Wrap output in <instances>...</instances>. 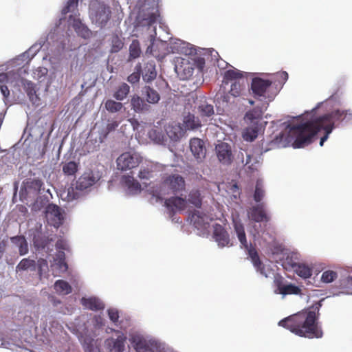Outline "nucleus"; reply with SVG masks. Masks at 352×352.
Wrapping results in <instances>:
<instances>
[{
	"label": "nucleus",
	"instance_id": "1",
	"mask_svg": "<svg viewBox=\"0 0 352 352\" xmlns=\"http://www.w3.org/2000/svg\"><path fill=\"white\" fill-rule=\"evenodd\" d=\"M346 118H352V113L350 110L337 109L313 121L292 126L289 135L294 139L292 146L294 148H300L310 144L314 136L320 131V127H331L332 131L336 122L343 121Z\"/></svg>",
	"mask_w": 352,
	"mask_h": 352
},
{
	"label": "nucleus",
	"instance_id": "2",
	"mask_svg": "<svg viewBox=\"0 0 352 352\" xmlns=\"http://www.w3.org/2000/svg\"><path fill=\"white\" fill-rule=\"evenodd\" d=\"M321 306L320 300L307 310H303L281 320L278 325L300 337L309 339L320 338L323 336V332L318 320Z\"/></svg>",
	"mask_w": 352,
	"mask_h": 352
},
{
	"label": "nucleus",
	"instance_id": "3",
	"mask_svg": "<svg viewBox=\"0 0 352 352\" xmlns=\"http://www.w3.org/2000/svg\"><path fill=\"white\" fill-rule=\"evenodd\" d=\"M251 89L253 96L260 100L272 101L279 92L278 85L268 79L256 77L252 80Z\"/></svg>",
	"mask_w": 352,
	"mask_h": 352
},
{
	"label": "nucleus",
	"instance_id": "4",
	"mask_svg": "<svg viewBox=\"0 0 352 352\" xmlns=\"http://www.w3.org/2000/svg\"><path fill=\"white\" fill-rule=\"evenodd\" d=\"M43 182L39 178H27L23 180L19 191V198L23 202L36 200L43 187Z\"/></svg>",
	"mask_w": 352,
	"mask_h": 352
},
{
	"label": "nucleus",
	"instance_id": "5",
	"mask_svg": "<svg viewBox=\"0 0 352 352\" xmlns=\"http://www.w3.org/2000/svg\"><path fill=\"white\" fill-rule=\"evenodd\" d=\"M111 14L109 7L102 3H93L90 8L89 14L92 22L100 28L107 25L111 18Z\"/></svg>",
	"mask_w": 352,
	"mask_h": 352
},
{
	"label": "nucleus",
	"instance_id": "6",
	"mask_svg": "<svg viewBox=\"0 0 352 352\" xmlns=\"http://www.w3.org/2000/svg\"><path fill=\"white\" fill-rule=\"evenodd\" d=\"M130 342L136 352H158L159 351L160 346L157 342L140 335H132Z\"/></svg>",
	"mask_w": 352,
	"mask_h": 352
},
{
	"label": "nucleus",
	"instance_id": "7",
	"mask_svg": "<svg viewBox=\"0 0 352 352\" xmlns=\"http://www.w3.org/2000/svg\"><path fill=\"white\" fill-rule=\"evenodd\" d=\"M141 157L137 153L125 152L117 159V166L119 170H127L137 167L141 162Z\"/></svg>",
	"mask_w": 352,
	"mask_h": 352
},
{
	"label": "nucleus",
	"instance_id": "8",
	"mask_svg": "<svg viewBox=\"0 0 352 352\" xmlns=\"http://www.w3.org/2000/svg\"><path fill=\"white\" fill-rule=\"evenodd\" d=\"M54 241L52 235H47L43 232H38L34 235L33 244L36 250H45L47 253L53 251L52 243Z\"/></svg>",
	"mask_w": 352,
	"mask_h": 352
},
{
	"label": "nucleus",
	"instance_id": "9",
	"mask_svg": "<svg viewBox=\"0 0 352 352\" xmlns=\"http://www.w3.org/2000/svg\"><path fill=\"white\" fill-rule=\"evenodd\" d=\"M45 216L47 220L51 226L58 228L63 222V216L61 209L54 204H50L46 207Z\"/></svg>",
	"mask_w": 352,
	"mask_h": 352
},
{
	"label": "nucleus",
	"instance_id": "10",
	"mask_svg": "<svg viewBox=\"0 0 352 352\" xmlns=\"http://www.w3.org/2000/svg\"><path fill=\"white\" fill-rule=\"evenodd\" d=\"M215 151L221 163L228 165L232 162L233 155L229 144L221 142L216 146Z\"/></svg>",
	"mask_w": 352,
	"mask_h": 352
},
{
	"label": "nucleus",
	"instance_id": "11",
	"mask_svg": "<svg viewBox=\"0 0 352 352\" xmlns=\"http://www.w3.org/2000/svg\"><path fill=\"white\" fill-rule=\"evenodd\" d=\"M245 249L248 250V255L250 257L254 267L256 269V271L264 276L268 277L269 273L272 270L267 268L261 262L256 250L252 245L250 247L248 245V248Z\"/></svg>",
	"mask_w": 352,
	"mask_h": 352
},
{
	"label": "nucleus",
	"instance_id": "12",
	"mask_svg": "<svg viewBox=\"0 0 352 352\" xmlns=\"http://www.w3.org/2000/svg\"><path fill=\"white\" fill-rule=\"evenodd\" d=\"M173 192L183 190L185 188V180L182 176L175 174L168 176L163 182Z\"/></svg>",
	"mask_w": 352,
	"mask_h": 352
},
{
	"label": "nucleus",
	"instance_id": "13",
	"mask_svg": "<svg viewBox=\"0 0 352 352\" xmlns=\"http://www.w3.org/2000/svg\"><path fill=\"white\" fill-rule=\"evenodd\" d=\"M164 206L168 209L169 215L173 217L176 210H183L186 208V200L179 197H171L165 200Z\"/></svg>",
	"mask_w": 352,
	"mask_h": 352
},
{
	"label": "nucleus",
	"instance_id": "14",
	"mask_svg": "<svg viewBox=\"0 0 352 352\" xmlns=\"http://www.w3.org/2000/svg\"><path fill=\"white\" fill-rule=\"evenodd\" d=\"M117 338H110L106 340V344L109 350V352H123L124 349V343L126 337L124 334L119 331H117Z\"/></svg>",
	"mask_w": 352,
	"mask_h": 352
},
{
	"label": "nucleus",
	"instance_id": "15",
	"mask_svg": "<svg viewBox=\"0 0 352 352\" xmlns=\"http://www.w3.org/2000/svg\"><path fill=\"white\" fill-rule=\"evenodd\" d=\"M100 179L98 174H94L92 171L80 176L77 181L76 188L80 190H85L95 184Z\"/></svg>",
	"mask_w": 352,
	"mask_h": 352
},
{
	"label": "nucleus",
	"instance_id": "16",
	"mask_svg": "<svg viewBox=\"0 0 352 352\" xmlns=\"http://www.w3.org/2000/svg\"><path fill=\"white\" fill-rule=\"evenodd\" d=\"M286 262L300 277L308 278L312 275V269L308 265L294 262L289 256L286 258Z\"/></svg>",
	"mask_w": 352,
	"mask_h": 352
},
{
	"label": "nucleus",
	"instance_id": "17",
	"mask_svg": "<svg viewBox=\"0 0 352 352\" xmlns=\"http://www.w3.org/2000/svg\"><path fill=\"white\" fill-rule=\"evenodd\" d=\"M213 236L219 246L225 247L230 245L229 234L222 226L219 224L214 226Z\"/></svg>",
	"mask_w": 352,
	"mask_h": 352
},
{
	"label": "nucleus",
	"instance_id": "18",
	"mask_svg": "<svg viewBox=\"0 0 352 352\" xmlns=\"http://www.w3.org/2000/svg\"><path fill=\"white\" fill-rule=\"evenodd\" d=\"M249 217L255 222H267L270 217L267 215L263 204H261L255 206H252L249 211Z\"/></svg>",
	"mask_w": 352,
	"mask_h": 352
},
{
	"label": "nucleus",
	"instance_id": "19",
	"mask_svg": "<svg viewBox=\"0 0 352 352\" xmlns=\"http://www.w3.org/2000/svg\"><path fill=\"white\" fill-rule=\"evenodd\" d=\"M131 107L135 113H142L151 110V106L143 98L134 94L131 98Z\"/></svg>",
	"mask_w": 352,
	"mask_h": 352
},
{
	"label": "nucleus",
	"instance_id": "20",
	"mask_svg": "<svg viewBox=\"0 0 352 352\" xmlns=\"http://www.w3.org/2000/svg\"><path fill=\"white\" fill-rule=\"evenodd\" d=\"M190 148L197 160H201L206 156V148L204 142L199 138H192L190 141Z\"/></svg>",
	"mask_w": 352,
	"mask_h": 352
},
{
	"label": "nucleus",
	"instance_id": "21",
	"mask_svg": "<svg viewBox=\"0 0 352 352\" xmlns=\"http://www.w3.org/2000/svg\"><path fill=\"white\" fill-rule=\"evenodd\" d=\"M263 113L261 108L255 107L245 113L244 120L248 124L258 125V122L262 119Z\"/></svg>",
	"mask_w": 352,
	"mask_h": 352
},
{
	"label": "nucleus",
	"instance_id": "22",
	"mask_svg": "<svg viewBox=\"0 0 352 352\" xmlns=\"http://www.w3.org/2000/svg\"><path fill=\"white\" fill-rule=\"evenodd\" d=\"M142 92V95L146 98V102L148 104H157L160 100V96L159 93L150 86L144 87Z\"/></svg>",
	"mask_w": 352,
	"mask_h": 352
},
{
	"label": "nucleus",
	"instance_id": "23",
	"mask_svg": "<svg viewBox=\"0 0 352 352\" xmlns=\"http://www.w3.org/2000/svg\"><path fill=\"white\" fill-rule=\"evenodd\" d=\"M157 76L155 65L153 61L147 62L144 67L142 72L143 80L146 82H150L153 80Z\"/></svg>",
	"mask_w": 352,
	"mask_h": 352
},
{
	"label": "nucleus",
	"instance_id": "24",
	"mask_svg": "<svg viewBox=\"0 0 352 352\" xmlns=\"http://www.w3.org/2000/svg\"><path fill=\"white\" fill-rule=\"evenodd\" d=\"M81 302L86 308L93 311L102 310L104 308V303L100 299L95 297L82 298Z\"/></svg>",
	"mask_w": 352,
	"mask_h": 352
},
{
	"label": "nucleus",
	"instance_id": "25",
	"mask_svg": "<svg viewBox=\"0 0 352 352\" xmlns=\"http://www.w3.org/2000/svg\"><path fill=\"white\" fill-rule=\"evenodd\" d=\"M338 287L340 291L335 294V295H339L340 294L352 295V278L349 276L346 278L340 279L339 281Z\"/></svg>",
	"mask_w": 352,
	"mask_h": 352
},
{
	"label": "nucleus",
	"instance_id": "26",
	"mask_svg": "<svg viewBox=\"0 0 352 352\" xmlns=\"http://www.w3.org/2000/svg\"><path fill=\"white\" fill-rule=\"evenodd\" d=\"M124 186L128 190L132 192H138L140 191L141 185L140 183L131 175H124L122 178Z\"/></svg>",
	"mask_w": 352,
	"mask_h": 352
},
{
	"label": "nucleus",
	"instance_id": "27",
	"mask_svg": "<svg viewBox=\"0 0 352 352\" xmlns=\"http://www.w3.org/2000/svg\"><path fill=\"white\" fill-rule=\"evenodd\" d=\"M54 289L59 295H67L72 293V286L64 280H57L54 283Z\"/></svg>",
	"mask_w": 352,
	"mask_h": 352
},
{
	"label": "nucleus",
	"instance_id": "28",
	"mask_svg": "<svg viewBox=\"0 0 352 352\" xmlns=\"http://www.w3.org/2000/svg\"><path fill=\"white\" fill-rule=\"evenodd\" d=\"M188 201L197 208H200L202 205V197L200 190L198 189H192L188 196Z\"/></svg>",
	"mask_w": 352,
	"mask_h": 352
},
{
	"label": "nucleus",
	"instance_id": "29",
	"mask_svg": "<svg viewBox=\"0 0 352 352\" xmlns=\"http://www.w3.org/2000/svg\"><path fill=\"white\" fill-rule=\"evenodd\" d=\"M130 92V87L125 82L122 83L118 87L113 96L118 101L124 100Z\"/></svg>",
	"mask_w": 352,
	"mask_h": 352
},
{
	"label": "nucleus",
	"instance_id": "30",
	"mask_svg": "<svg viewBox=\"0 0 352 352\" xmlns=\"http://www.w3.org/2000/svg\"><path fill=\"white\" fill-rule=\"evenodd\" d=\"M169 138L173 141H177L182 135V129L179 125H168L166 129Z\"/></svg>",
	"mask_w": 352,
	"mask_h": 352
},
{
	"label": "nucleus",
	"instance_id": "31",
	"mask_svg": "<svg viewBox=\"0 0 352 352\" xmlns=\"http://www.w3.org/2000/svg\"><path fill=\"white\" fill-rule=\"evenodd\" d=\"M104 107L109 113H115L121 111L124 108V105L118 100L116 101L112 99H108L104 102Z\"/></svg>",
	"mask_w": 352,
	"mask_h": 352
},
{
	"label": "nucleus",
	"instance_id": "32",
	"mask_svg": "<svg viewBox=\"0 0 352 352\" xmlns=\"http://www.w3.org/2000/svg\"><path fill=\"white\" fill-rule=\"evenodd\" d=\"M258 126L252 124V126H248L243 134V138L245 140L248 142L254 141L258 136Z\"/></svg>",
	"mask_w": 352,
	"mask_h": 352
},
{
	"label": "nucleus",
	"instance_id": "33",
	"mask_svg": "<svg viewBox=\"0 0 352 352\" xmlns=\"http://www.w3.org/2000/svg\"><path fill=\"white\" fill-rule=\"evenodd\" d=\"M234 230L242 246L244 248H248V242L246 239L245 229L243 224L241 223H235Z\"/></svg>",
	"mask_w": 352,
	"mask_h": 352
},
{
	"label": "nucleus",
	"instance_id": "34",
	"mask_svg": "<svg viewBox=\"0 0 352 352\" xmlns=\"http://www.w3.org/2000/svg\"><path fill=\"white\" fill-rule=\"evenodd\" d=\"M36 261L29 258L22 259L16 265V271H24L27 270H34L36 269Z\"/></svg>",
	"mask_w": 352,
	"mask_h": 352
},
{
	"label": "nucleus",
	"instance_id": "35",
	"mask_svg": "<svg viewBox=\"0 0 352 352\" xmlns=\"http://www.w3.org/2000/svg\"><path fill=\"white\" fill-rule=\"evenodd\" d=\"M54 262L60 270L63 272L67 270L68 265L65 261V254L63 251H58L54 258Z\"/></svg>",
	"mask_w": 352,
	"mask_h": 352
},
{
	"label": "nucleus",
	"instance_id": "36",
	"mask_svg": "<svg viewBox=\"0 0 352 352\" xmlns=\"http://www.w3.org/2000/svg\"><path fill=\"white\" fill-rule=\"evenodd\" d=\"M24 89L27 95L29 97V99L33 102L35 103L36 100L38 99V96L36 94L35 85L31 81H27L24 84Z\"/></svg>",
	"mask_w": 352,
	"mask_h": 352
},
{
	"label": "nucleus",
	"instance_id": "37",
	"mask_svg": "<svg viewBox=\"0 0 352 352\" xmlns=\"http://www.w3.org/2000/svg\"><path fill=\"white\" fill-rule=\"evenodd\" d=\"M140 54V42L138 40H133L129 46V60L137 58Z\"/></svg>",
	"mask_w": 352,
	"mask_h": 352
},
{
	"label": "nucleus",
	"instance_id": "38",
	"mask_svg": "<svg viewBox=\"0 0 352 352\" xmlns=\"http://www.w3.org/2000/svg\"><path fill=\"white\" fill-rule=\"evenodd\" d=\"M78 165L73 161L65 163L63 165V172L67 176H73L78 170Z\"/></svg>",
	"mask_w": 352,
	"mask_h": 352
},
{
	"label": "nucleus",
	"instance_id": "39",
	"mask_svg": "<svg viewBox=\"0 0 352 352\" xmlns=\"http://www.w3.org/2000/svg\"><path fill=\"white\" fill-rule=\"evenodd\" d=\"M301 294V289L296 286L295 285H293L292 283L286 284L284 287L281 288V291L280 294L282 295H290V294Z\"/></svg>",
	"mask_w": 352,
	"mask_h": 352
},
{
	"label": "nucleus",
	"instance_id": "40",
	"mask_svg": "<svg viewBox=\"0 0 352 352\" xmlns=\"http://www.w3.org/2000/svg\"><path fill=\"white\" fill-rule=\"evenodd\" d=\"M265 195V191L263 190V182L261 180L258 179L256 183L255 190L254 193V199L256 202H259L262 200Z\"/></svg>",
	"mask_w": 352,
	"mask_h": 352
},
{
	"label": "nucleus",
	"instance_id": "41",
	"mask_svg": "<svg viewBox=\"0 0 352 352\" xmlns=\"http://www.w3.org/2000/svg\"><path fill=\"white\" fill-rule=\"evenodd\" d=\"M206 215L198 210H195L191 216V221L197 228L201 227L204 223V217Z\"/></svg>",
	"mask_w": 352,
	"mask_h": 352
},
{
	"label": "nucleus",
	"instance_id": "42",
	"mask_svg": "<svg viewBox=\"0 0 352 352\" xmlns=\"http://www.w3.org/2000/svg\"><path fill=\"white\" fill-rule=\"evenodd\" d=\"M338 278V274L333 270H326L321 276V281L324 283H330L334 281Z\"/></svg>",
	"mask_w": 352,
	"mask_h": 352
},
{
	"label": "nucleus",
	"instance_id": "43",
	"mask_svg": "<svg viewBox=\"0 0 352 352\" xmlns=\"http://www.w3.org/2000/svg\"><path fill=\"white\" fill-rule=\"evenodd\" d=\"M123 46L124 42L122 40L118 35H113L111 38V52H118L123 47Z\"/></svg>",
	"mask_w": 352,
	"mask_h": 352
},
{
	"label": "nucleus",
	"instance_id": "44",
	"mask_svg": "<svg viewBox=\"0 0 352 352\" xmlns=\"http://www.w3.org/2000/svg\"><path fill=\"white\" fill-rule=\"evenodd\" d=\"M135 70V71L131 74H130L127 78L128 82L131 84H135L140 81V74L142 72V66L140 63L136 65Z\"/></svg>",
	"mask_w": 352,
	"mask_h": 352
},
{
	"label": "nucleus",
	"instance_id": "45",
	"mask_svg": "<svg viewBox=\"0 0 352 352\" xmlns=\"http://www.w3.org/2000/svg\"><path fill=\"white\" fill-rule=\"evenodd\" d=\"M243 74L237 69H229L224 74V79L227 80H236L242 78Z\"/></svg>",
	"mask_w": 352,
	"mask_h": 352
},
{
	"label": "nucleus",
	"instance_id": "46",
	"mask_svg": "<svg viewBox=\"0 0 352 352\" xmlns=\"http://www.w3.org/2000/svg\"><path fill=\"white\" fill-rule=\"evenodd\" d=\"M200 113L202 116L209 117L214 113L213 106L208 104H204L199 107Z\"/></svg>",
	"mask_w": 352,
	"mask_h": 352
},
{
	"label": "nucleus",
	"instance_id": "47",
	"mask_svg": "<svg viewBox=\"0 0 352 352\" xmlns=\"http://www.w3.org/2000/svg\"><path fill=\"white\" fill-rule=\"evenodd\" d=\"M288 79V74L286 72H281L276 74L275 75V85L276 81H278L279 85V90L282 88L283 85L285 83V82Z\"/></svg>",
	"mask_w": 352,
	"mask_h": 352
},
{
	"label": "nucleus",
	"instance_id": "48",
	"mask_svg": "<svg viewBox=\"0 0 352 352\" xmlns=\"http://www.w3.org/2000/svg\"><path fill=\"white\" fill-rule=\"evenodd\" d=\"M242 90V85L239 82L235 81L231 85L229 93L234 97H238L241 95Z\"/></svg>",
	"mask_w": 352,
	"mask_h": 352
},
{
	"label": "nucleus",
	"instance_id": "49",
	"mask_svg": "<svg viewBox=\"0 0 352 352\" xmlns=\"http://www.w3.org/2000/svg\"><path fill=\"white\" fill-rule=\"evenodd\" d=\"M138 177L141 180H148L153 177V170L148 167L141 168Z\"/></svg>",
	"mask_w": 352,
	"mask_h": 352
},
{
	"label": "nucleus",
	"instance_id": "50",
	"mask_svg": "<svg viewBox=\"0 0 352 352\" xmlns=\"http://www.w3.org/2000/svg\"><path fill=\"white\" fill-rule=\"evenodd\" d=\"M148 134L149 137L157 143H160L164 140V135L157 129L151 130Z\"/></svg>",
	"mask_w": 352,
	"mask_h": 352
},
{
	"label": "nucleus",
	"instance_id": "51",
	"mask_svg": "<svg viewBox=\"0 0 352 352\" xmlns=\"http://www.w3.org/2000/svg\"><path fill=\"white\" fill-rule=\"evenodd\" d=\"M274 283L275 286L276 287V293L280 294L281 291V288L284 287L285 284H284V278L280 275L277 274L274 276Z\"/></svg>",
	"mask_w": 352,
	"mask_h": 352
},
{
	"label": "nucleus",
	"instance_id": "52",
	"mask_svg": "<svg viewBox=\"0 0 352 352\" xmlns=\"http://www.w3.org/2000/svg\"><path fill=\"white\" fill-rule=\"evenodd\" d=\"M78 0H68L67 5L63 8L62 14L65 15L78 5Z\"/></svg>",
	"mask_w": 352,
	"mask_h": 352
},
{
	"label": "nucleus",
	"instance_id": "53",
	"mask_svg": "<svg viewBox=\"0 0 352 352\" xmlns=\"http://www.w3.org/2000/svg\"><path fill=\"white\" fill-rule=\"evenodd\" d=\"M38 272L40 276H42L43 271L48 270V263L47 260L44 258H39L37 261Z\"/></svg>",
	"mask_w": 352,
	"mask_h": 352
},
{
	"label": "nucleus",
	"instance_id": "54",
	"mask_svg": "<svg viewBox=\"0 0 352 352\" xmlns=\"http://www.w3.org/2000/svg\"><path fill=\"white\" fill-rule=\"evenodd\" d=\"M144 25L152 26L157 21V15L155 13L149 14L146 18L143 19Z\"/></svg>",
	"mask_w": 352,
	"mask_h": 352
},
{
	"label": "nucleus",
	"instance_id": "55",
	"mask_svg": "<svg viewBox=\"0 0 352 352\" xmlns=\"http://www.w3.org/2000/svg\"><path fill=\"white\" fill-rule=\"evenodd\" d=\"M107 312L110 320L113 323L117 322L119 319L118 311L116 309L111 308L107 310Z\"/></svg>",
	"mask_w": 352,
	"mask_h": 352
},
{
	"label": "nucleus",
	"instance_id": "56",
	"mask_svg": "<svg viewBox=\"0 0 352 352\" xmlns=\"http://www.w3.org/2000/svg\"><path fill=\"white\" fill-rule=\"evenodd\" d=\"M55 245L57 250H60V251H67L69 250V246L67 241L63 238L58 239Z\"/></svg>",
	"mask_w": 352,
	"mask_h": 352
},
{
	"label": "nucleus",
	"instance_id": "57",
	"mask_svg": "<svg viewBox=\"0 0 352 352\" xmlns=\"http://www.w3.org/2000/svg\"><path fill=\"white\" fill-rule=\"evenodd\" d=\"M10 240L13 244L19 248L23 242L26 241V239L23 235H18L10 238Z\"/></svg>",
	"mask_w": 352,
	"mask_h": 352
},
{
	"label": "nucleus",
	"instance_id": "58",
	"mask_svg": "<svg viewBox=\"0 0 352 352\" xmlns=\"http://www.w3.org/2000/svg\"><path fill=\"white\" fill-rule=\"evenodd\" d=\"M10 240L13 244L19 248L23 242L26 241V239L23 235H18L10 238Z\"/></svg>",
	"mask_w": 352,
	"mask_h": 352
},
{
	"label": "nucleus",
	"instance_id": "59",
	"mask_svg": "<svg viewBox=\"0 0 352 352\" xmlns=\"http://www.w3.org/2000/svg\"><path fill=\"white\" fill-rule=\"evenodd\" d=\"M323 130L324 131V135L321 138L320 141V145L323 146L324 142L328 139L329 135L331 133V127H320V131Z\"/></svg>",
	"mask_w": 352,
	"mask_h": 352
},
{
	"label": "nucleus",
	"instance_id": "60",
	"mask_svg": "<svg viewBox=\"0 0 352 352\" xmlns=\"http://www.w3.org/2000/svg\"><path fill=\"white\" fill-rule=\"evenodd\" d=\"M150 191V194H151L153 195V197L155 199V201H162V196H161V192H160V190L159 189H152V190H149Z\"/></svg>",
	"mask_w": 352,
	"mask_h": 352
},
{
	"label": "nucleus",
	"instance_id": "61",
	"mask_svg": "<svg viewBox=\"0 0 352 352\" xmlns=\"http://www.w3.org/2000/svg\"><path fill=\"white\" fill-rule=\"evenodd\" d=\"M28 244L27 241L19 248V253L21 256H23L28 253Z\"/></svg>",
	"mask_w": 352,
	"mask_h": 352
},
{
	"label": "nucleus",
	"instance_id": "62",
	"mask_svg": "<svg viewBox=\"0 0 352 352\" xmlns=\"http://www.w3.org/2000/svg\"><path fill=\"white\" fill-rule=\"evenodd\" d=\"M118 126V122L117 121H112L110 123H108L107 125V132H111L114 131Z\"/></svg>",
	"mask_w": 352,
	"mask_h": 352
},
{
	"label": "nucleus",
	"instance_id": "63",
	"mask_svg": "<svg viewBox=\"0 0 352 352\" xmlns=\"http://www.w3.org/2000/svg\"><path fill=\"white\" fill-rule=\"evenodd\" d=\"M7 243L5 241L0 242V259L2 258L3 253L6 251Z\"/></svg>",
	"mask_w": 352,
	"mask_h": 352
},
{
	"label": "nucleus",
	"instance_id": "64",
	"mask_svg": "<svg viewBox=\"0 0 352 352\" xmlns=\"http://www.w3.org/2000/svg\"><path fill=\"white\" fill-rule=\"evenodd\" d=\"M197 67L202 70L205 65V60L203 58H199L196 61Z\"/></svg>",
	"mask_w": 352,
	"mask_h": 352
}]
</instances>
